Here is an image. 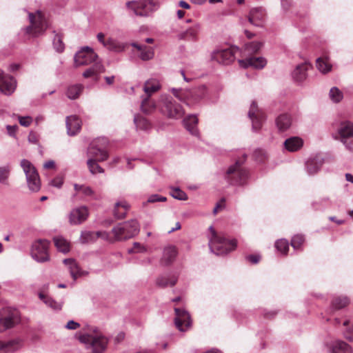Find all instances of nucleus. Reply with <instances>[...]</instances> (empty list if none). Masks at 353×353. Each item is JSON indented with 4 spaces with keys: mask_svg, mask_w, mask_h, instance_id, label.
I'll return each mask as SVG.
<instances>
[{
    "mask_svg": "<svg viewBox=\"0 0 353 353\" xmlns=\"http://www.w3.org/2000/svg\"><path fill=\"white\" fill-rule=\"evenodd\" d=\"M108 343V339L97 329L90 328V353H104Z\"/></svg>",
    "mask_w": 353,
    "mask_h": 353,
    "instance_id": "9d476101",
    "label": "nucleus"
},
{
    "mask_svg": "<svg viewBox=\"0 0 353 353\" xmlns=\"http://www.w3.org/2000/svg\"><path fill=\"white\" fill-rule=\"evenodd\" d=\"M176 254L177 251L174 246H168L165 248L161 259V263L165 265L170 264L175 259Z\"/></svg>",
    "mask_w": 353,
    "mask_h": 353,
    "instance_id": "7c9ffc66",
    "label": "nucleus"
},
{
    "mask_svg": "<svg viewBox=\"0 0 353 353\" xmlns=\"http://www.w3.org/2000/svg\"><path fill=\"white\" fill-rule=\"evenodd\" d=\"M186 129L193 135L198 134L196 125L198 123V119L195 115H190L186 117L183 121Z\"/></svg>",
    "mask_w": 353,
    "mask_h": 353,
    "instance_id": "f704fd0d",
    "label": "nucleus"
},
{
    "mask_svg": "<svg viewBox=\"0 0 353 353\" xmlns=\"http://www.w3.org/2000/svg\"><path fill=\"white\" fill-rule=\"evenodd\" d=\"M316 67L322 73H327L332 69V65L327 57H319L316 60Z\"/></svg>",
    "mask_w": 353,
    "mask_h": 353,
    "instance_id": "37998d69",
    "label": "nucleus"
},
{
    "mask_svg": "<svg viewBox=\"0 0 353 353\" xmlns=\"http://www.w3.org/2000/svg\"><path fill=\"white\" fill-rule=\"evenodd\" d=\"M139 232V225L136 220L119 223L114 227L111 232L98 231L90 232V241L102 239L109 242L120 241L130 239Z\"/></svg>",
    "mask_w": 353,
    "mask_h": 353,
    "instance_id": "f257e3e1",
    "label": "nucleus"
},
{
    "mask_svg": "<svg viewBox=\"0 0 353 353\" xmlns=\"http://www.w3.org/2000/svg\"><path fill=\"white\" fill-rule=\"evenodd\" d=\"M350 303V300L347 296L334 297L332 301V309L333 310L344 308Z\"/></svg>",
    "mask_w": 353,
    "mask_h": 353,
    "instance_id": "a19ab883",
    "label": "nucleus"
},
{
    "mask_svg": "<svg viewBox=\"0 0 353 353\" xmlns=\"http://www.w3.org/2000/svg\"><path fill=\"white\" fill-rule=\"evenodd\" d=\"M305 241L304 236L302 234L294 235L291 240V245L294 249L297 250L301 248Z\"/></svg>",
    "mask_w": 353,
    "mask_h": 353,
    "instance_id": "603ef678",
    "label": "nucleus"
},
{
    "mask_svg": "<svg viewBox=\"0 0 353 353\" xmlns=\"http://www.w3.org/2000/svg\"><path fill=\"white\" fill-rule=\"evenodd\" d=\"M29 19L30 25L26 28L27 34L37 37L46 29L47 23L41 12L29 13Z\"/></svg>",
    "mask_w": 353,
    "mask_h": 353,
    "instance_id": "1a4fd4ad",
    "label": "nucleus"
},
{
    "mask_svg": "<svg viewBox=\"0 0 353 353\" xmlns=\"http://www.w3.org/2000/svg\"><path fill=\"white\" fill-rule=\"evenodd\" d=\"M303 145V140L297 137L287 139L284 142L285 148L290 152H295L302 148Z\"/></svg>",
    "mask_w": 353,
    "mask_h": 353,
    "instance_id": "bb28decb",
    "label": "nucleus"
},
{
    "mask_svg": "<svg viewBox=\"0 0 353 353\" xmlns=\"http://www.w3.org/2000/svg\"><path fill=\"white\" fill-rule=\"evenodd\" d=\"M318 169V165L314 160H310L307 162V170L310 174H312L316 173Z\"/></svg>",
    "mask_w": 353,
    "mask_h": 353,
    "instance_id": "4d7b16f0",
    "label": "nucleus"
},
{
    "mask_svg": "<svg viewBox=\"0 0 353 353\" xmlns=\"http://www.w3.org/2000/svg\"><path fill=\"white\" fill-rule=\"evenodd\" d=\"M173 95L179 101L188 105H193L203 99L207 92L205 85H200L190 90L175 89L172 90Z\"/></svg>",
    "mask_w": 353,
    "mask_h": 353,
    "instance_id": "20e7f679",
    "label": "nucleus"
},
{
    "mask_svg": "<svg viewBox=\"0 0 353 353\" xmlns=\"http://www.w3.org/2000/svg\"><path fill=\"white\" fill-rule=\"evenodd\" d=\"M74 193L72 198L73 201H78L85 199L88 195V187L85 185L74 184Z\"/></svg>",
    "mask_w": 353,
    "mask_h": 353,
    "instance_id": "c756f323",
    "label": "nucleus"
},
{
    "mask_svg": "<svg viewBox=\"0 0 353 353\" xmlns=\"http://www.w3.org/2000/svg\"><path fill=\"white\" fill-rule=\"evenodd\" d=\"M97 39L100 43L103 44L104 47L110 50H121V47L118 43H117L114 40L110 38L105 39V34L102 32H100L97 34Z\"/></svg>",
    "mask_w": 353,
    "mask_h": 353,
    "instance_id": "cd10ccee",
    "label": "nucleus"
},
{
    "mask_svg": "<svg viewBox=\"0 0 353 353\" xmlns=\"http://www.w3.org/2000/svg\"><path fill=\"white\" fill-rule=\"evenodd\" d=\"M239 51L236 47L228 49L214 51L212 54V59L223 65H229L235 59V54Z\"/></svg>",
    "mask_w": 353,
    "mask_h": 353,
    "instance_id": "4468645a",
    "label": "nucleus"
},
{
    "mask_svg": "<svg viewBox=\"0 0 353 353\" xmlns=\"http://www.w3.org/2000/svg\"><path fill=\"white\" fill-rule=\"evenodd\" d=\"M19 123L21 124V125L22 126H24V127H28L32 121V117H19Z\"/></svg>",
    "mask_w": 353,
    "mask_h": 353,
    "instance_id": "13d9d810",
    "label": "nucleus"
},
{
    "mask_svg": "<svg viewBox=\"0 0 353 353\" xmlns=\"http://www.w3.org/2000/svg\"><path fill=\"white\" fill-rule=\"evenodd\" d=\"M199 30L200 26L196 23L192 27L188 29L185 32L181 33L180 34V39L195 41L197 38V34Z\"/></svg>",
    "mask_w": 353,
    "mask_h": 353,
    "instance_id": "4c0bfd02",
    "label": "nucleus"
},
{
    "mask_svg": "<svg viewBox=\"0 0 353 353\" xmlns=\"http://www.w3.org/2000/svg\"><path fill=\"white\" fill-rule=\"evenodd\" d=\"M239 65L243 68L249 66L255 68H263L266 64V60L263 57H250L245 60H239Z\"/></svg>",
    "mask_w": 353,
    "mask_h": 353,
    "instance_id": "b1692460",
    "label": "nucleus"
},
{
    "mask_svg": "<svg viewBox=\"0 0 353 353\" xmlns=\"http://www.w3.org/2000/svg\"><path fill=\"white\" fill-rule=\"evenodd\" d=\"M263 43L259 41L248 43L245 45V50L248 54H256L261 50Z\"/></svg>",
    "mask_w": 353,
    "mask_h": 353,
    "instance_id": "de8ad7c7",
    "label": "nucleus"
},
{
    "mask_svg": "<svg viewBox=\"0 0 353 353\" xmlns=\"http://www.w3.org/2000/svg\"><path fill=\"white\" fill-rule=\"evenodd\" d=\"M292 119L289 114H283L279 116L276 120V125L279 130L285 131L291 125Z\"/></svg>",
    "mask_w": 353,
    "mask_h": 353,
    "instance_id": "e433bc0d",
    "label": "nucleus"
},
{
    "mask_svg": "<svg viewBox=\"0 0 353 353\" xmlns=\"http://www.w3.org/2000/svg\"><path fill=\"white\" fill-rule=\"evenodd\" d=\"M143 251H145V249L139 243H134L133 248L129 250L130 252H141Z\"/></svg>",
    "mask_w": 353,
    "mask_h": 353,
    "instance_id": "0e129e2a",
    "label": "nucleus"
},
{
    "mask_svg": "<svg viewBox=\"0 0 353 353\" xmlns=\"http://www.w3.org/2000/svg\"><path fill=\"white\" fill-rule=\"evenodd\" d=\"M16 82L10 76H5L0 70V91L5 94L10 95L15 90Z\"/></svg>",
    "mask_w": 353,
    "mask_h": 353,
    "instance_id": "6ab92c4d",
    "label": "nucleus"
},
{
    "mask_svg": "<svg viewBox=\"0 0 353 353\" xmlns=\"http://www.w3.org/2000/svg\"><path fill=\"white\" fill-rule=\"evenodd\" d=\"M63 263L69 270L72 277L75 280L78 276L81 275V272L77 262L73 259H65Z\"/></svg>",
    "mask_w": 353,
    "mask_h": 353,
    "instance_id": "473e14b6",
    "label": "nucleus"
},
{
    "mask_svg": "<svg viewBox=\"0 0 353 353\" xmlns=\"http://www.w3.org/2000/svg\"><path fill=\"white\" fill-rule=\"evenodd\" d=\"M53 242L57 250L61 253L67 254L70 251V242L62 236H57L53 238Z\"/></svg>",
    "mask_w": 353,
    "mask_h": 353,
    "instance_id": "393cba45",
    "label": "nucleus"
},
{
    "mask_svg": "<svg viewBox=\"0 0 353 353\" xmlns=\"http://www.w3.org/2000/svg\"><path fill=\"white\" fill-rule=\"evenodd\" d=\"M10 167L9 165L0 166V183L3 185H9V176Z\"/></svg>",
    "mask_w": 353,
    "mask_h": 353,
    "instance_id": "c03bdc74",
    "label": "nucleus"
},
{
    "mask_svg": "<svg viewBox=\"0 0 353 353\" xmlns=\"http://www.w3.org/2000/svg\"><path fill=\"white\" fill-rule=\"evenodd\" d=\"M75 338L81 343L88 347V334L79 332L75 334Z\"/></svg>",
    "mask_w": 353,
    "mask_h": 353,
    "instance_id": "6e6d98bb",
    "label": "nucleus"
},
{
    "mask_svg": "<svg viewBox=\"0 0 353 353\" xmlns=\"http://www.w3.org/2000/svg\"><path fill=\"white\" fill-rule=\"evenodd\" d=\"M21 166L26 174L29 189L32 192L39 191L41 188V182L39 174L34 165L29 161L23 159L21 161Z\"/></svg>",
    "mask_w": 353,
    "mask_h": 353,
    "instance_id": "0eeeda50",
    "label": "nucleus"
},
{
    "mask_svg": "<svg viewBox=\"0 0 353 353\" xmlns=\"http://www.w3.org/2000/svg\"><path fill=\"white\" fill-rule=\"evenodd\" d=\"M8 133L10 136L14 137L15 135V132L18 128L17 125H7L6 126Z\"/></svg>",
    "mask_w": 353,
    "mask_h": 353,
    "instance_id": "338daca9",
    "label": "nucleus"
},
{
    "mask_svg": "<svg viewBox=\"0 0 353 353\" xmlns=\"http://www.w3.org/2000/svg\"><path fill=\"white\" fill-rule=\"evenodd\" d=\"M309 65L306 63L298 65L292 73L294 79L296 81L301 82L307 77V70Z\"/></svg>",
    "mask_w": 353,
    "mask_h": 353,
    "instance_id": "2f4dec72",
    "label": "nucleus"
},
{
    "mask_svg": "<svg viewBox=\"0 0 353 353\" xmlns=\"http://www.w3.org/2000/svg\"><path fill=\"white\" fill-rule=\"evenodd\" d=\"M170 194L178 200L185 201L188 199L186 193L178 188H172Z\"/></svg>",
    "mask_w": 353,
    "mask_h": 353,
    "instance_id": "8fccbe9b",
    "label": "nucleus"
},
{
    "mask_svg": "<svg viewBox=\"0 0 353 353\" xmlns=\"http://www.w3.org/2000/svg\"><path fill=\"white\" fill-rule=\"evenodd\" d=\"M53 45L55 50L59 52H62L64 50L65 46L62 41L60 35H56L54 38Z\"/></svg>",
    "mask_w": 353,
    "mask_h": 353,
    "instance_id": "5fc2aeb1",
    "label": "nucleus"
},
{
    "mask_svg": "<svg viewBox=\"0 0 353 353\" xmlns=\"http://www.w3.org/2000/svg\"><path fill=\"white\" fill-rule=\"evenodd\" d=\"M141 107L143 112L150 113L155 109L156 105L150 97H147L143 99Z\"/></svg>",
    "mask_w": 353,
    "mask_h": 353,
    "instance_id": "a18cd8bd",
    "label": "nucleus"
},
{
    "mask_svg": "<svg viewBox=\"0 0 353 353\" xmlns=\"http://www.w3.org/2000/svg\"><path fill=\"white\" fill-rule=\"evenodd\" d=\"M275 248L283 254L287 255L289 251V243L286 239H279L275 242Z\"/></svg>",
    "mask_w": 353,
    "mask_h": 353,
    "instance_id": "49530a36",
    "label": "nucleus"
},
{
    "mask_svg": "<svg viewBox=\"0 0 353 353\" xmlns=\"http://www.w3.org/2000/svg\"><path fill=\"white\" fill-rule=\"evenodd\" d=\"M247 259L252 263H257L260 261V256L259 255L251 254L247 256Z\"/></svg>",
    "mask_w": 353,
    "mask_h": 353,
    "instance_id": "774afa93",
    "label": "nucleus"
},
{
    "mask_svg": "<svg viewBox=\"0 0 353 353\" xmlns=\"http://www.w3.org/2000/svg\"><path fill=\"white\" fill-rule=\"evenodd\" d=\"M88 63V46L82 47L74 57V67L80 68Z\"/></svg>",
    "mask_w": 353,
    "mask_h": 353,
    "instance_id": "412c9836",
    "label": "nucleus"
},
{
    "mask_svg": "<svg viewBox=\"0 0 353 353\" xmlns=\"http://www.w3.org/2000/svg\"><path fill=\"white\" fill-rule=\"evenodd\" d=\"M159 106L161 112L170 119H180L185 113L182 106L176 103L171 97L161 96Z\"/></svg>",
    "mask_w": 353,
    "mask_h": 353,
    "instance_id": "423d86ee",
    "label": "nucleus"
},
{
    "mask_svg": "<svg viewBox=\"0 0 353 353\" xmlns=\"http://www.w3.org/2000/svg\"><path fill=\"white\" fill-rule=\"evenodd\" d=\"M50 242L46 239H39L32 243V257L39 263L49 261L48 248Z\"/></svg>",
    "mask_w": 353,
    "mask_h": 353,
    "instance_id": "9b49d317",
    "label": "nucleus"
},
{
    "mask_svg": "<svg viewBox=\"0 0 353 353\" xmlns=\"http://www.w3.org/2000/svg\"><path fill=\"white\" fill-rule=\"evenodd\" d=\"M67 132L70 136H74L79 132L81 121L77 116H70L66 118Z\"/></svg>",
    "mask_w": 353,
    "mask_h": 353,
    "instance_id": "4be33fe9",
    "label": "nucleus"
},
{
    "mask_svg": "<svg viewBox=\"0 0 353 353\" xmlns=\"http://www.w3.org/2000/svg\"><path fill=\"white\" fill-rule=\"evenodd\" d=\"M21 346L20 340H13L8 343L0 341V353H8L14 352Z\"/></svg>",
    "mask_w": 353,
    "mask_h": 353,
    "instance_id": "72a5a7b5",
    "label": "nucleus"
},
{
    "mask_svg": "<svg viewBox=\"0 0 353 353\" xmlns=\"http://www.w3.org/2000/svg\"><path fill=\"white\" fill-rule=\"evenodd\" d=\"M83 91V86L81 84L70 85L66 90V96L72 100L77 99Z\"/></svg>",
    "mask_w": 353,
    "mask_h": 353,
    "instance_id": "ea45409f",
    "label": "nucleus"
},
{
    "mask_svg": "<svg viewBox=\"0 0 353 353\" xmlns=\"http://www.w3.org/2000/svg\"><path fill=\"white\" fill-rule=\"evenodd\" d=\"M254 158L256 161L263 163L268 159V154L264 150L256 149L253 154Z\"/></svg>",
    "mask_w": 353,
    "mask_h": 353,
    "instance_id": "864d4df0",
    "label": "nucleus"
},
{
    "mask_svg": "<svg viewBox=\"0 0 353 353\" xmlns=\"http://www.w3.org/2000/svg\"><path fill=\"white\" fill-rule=\"evenodd\" d=\"M90 78L92 77L93 80H98L97 74L104 72L105 69L99 59L97 54L94 50L90 48Z\"/></svg>",
    "mask_w": 353,
    "mask_h": 353,
    "instance_id": "f3484780",
    "label": "nucleus"
},
{
    "mask_svg": "<svg viewBox=\"0 0 353 353\" xmlns=\"http://www.w3.org/2000/svg\"><path fill=\"white\" fill-rule=\"evenodd\" d=\"M178 277L176 275L161 276L157 279V284L161 288L172 287L176 283Z\"/></svg>",
    "mask_w": 353,
    "mask_h": 353,
    "instance_id": "c9c22d12",
    "label": "nucleus"
},
{
    "mask_svg": "<svg viewBox=\"0 0 353 353\" xmlns=\"http://www.w3.org/2000/svg\"><path fill=\"white\" fill-rule=\"evenodd\" d=\"M338 132L341 142L349 150L353 152V123L349 121H341Z\"/></svg>",
    "mask_w": 353,
    "mask_h": 353,
    "instance_id": "f8f14e48",
    "label": "nucleus"
},
{
    "mask_svg": "<svg viewBox=\"0 0 353 353\" xmlns=\"http://www.w3.org/2000/svg\"><path fill=\"white\" fill-rule=\"evenodd\" d=\"M160 88V85L156 79H150L145 83L143 90L148 97L157 92Z\"/></svg>",
    "mask_w": 353,
    "mask_h": 353,
    "instance_id": "58836bf2",
    "label": "nucleus"
},
{
    "mask_svg": "<svg viewBox=\"0 0 353 353\" xmlns=\"http://www.w3.org/2000/svg\"><path fill=\"white\" fill-rule=\"evenodd\" d=\"M132 46L140 52L139 57L142 60L148 61L153 58L154 50L152 48L138 43H133Z\"/></svg>",
    "mask_w": 353,
    "mask_h": 353,
    "instance_id": "a878e982",
    "label": "nucleus"
},
{
    "mask_svg": "<svg viewBox=\"0 0 353 353\" xmlns=\"http://www.w3.org/2000/svg\"><path fill=\"white\" fill-rule=\"evenodd\" d=\"M166 200H167L166 197L161 196L158 194H153V195H151L148 198V203H154L157 201L163 202V201H165Z\"/></svg>",
    "mask_w": 353,
    "mask_h": 353,
    "instance_id": "680f3d73",
    "label": "nucleus"
},
{
    "mask_svg": "<svg viewBox=\"0 0 353 353\" xmlns=\"http://www.w3.org/2000/svg\"><path fill=\"white\" fill-rule=\"evenodd\" d=\"M225 205V199L222 198L216 205L215 208L213 210V212L214 214H217L219 212L222 210Z\"/></svg>",
    "mask_w": 353,
    "mask_h": 353,
    "instance_id": "052dcab7",
    "label": "nucleus"
},
{
    "mask_svg": "<svg viewBox=\"0 0 353 353\" xmlns=\"http://www.w3.org/2000/svg\"><path fill=\"white\" fill-rule=\"evenodd\" d=\"M63 183V178L62 176H58L53 179L50 181V185L52 186L57 187L58 188H60Z\"/></svg>",
    "mask_w": 353,
    "mask_h": 353,
    "instance_id": "bf43d9fd",
    "label": "nucleus"
},
{
    "mask_svg": "<svg viewBox=\"0 0 353 353\" xmlns=\"http://www.w3.org/2000/svg\"><path fill=\"white\" fill-rule=\"evenodd\" d=\"M331 353H352L351 347L343 341H336L330 346Z\"/></svg>",
    "mask_w": 353,
    "mask_h": 353,
    "instance_id": "c85d7f7f",
    "label": "nucleus"
},
{
    "mask_svg": "<svg viewBox=\"0 0 353 353\" xmlns=\"http://www.w3.org/2000/svg\"><path fill=\"white\" fill-rule=\"evenodd\" d=\"M249 117L252 121V128L255 130H259L265 119V115L258 108L255 101H253L250 105L248 113Z\"/></svg>",
    "mask_w": 353,
    "mask_h": 353,
    "instance_id": "dca6fc26",
    "label": "nucleus"
},
{
    "mask_svg": "<svg viewBox=\"0 0 353 353\" xmlns=\"http://www.w3.org/2000/svg\"><path fill=\"white\" fill-rule=\"evenodd\" d=\"M265 17V10L262 8H252L248 15L249 22L256 26H262Z\"/></svg>",
    "mask_w": 353,
    "mask_h": 353,
    "instance_id": "aec40b11",
    "label": "nucleus"
},
{
    "mask_svg": "<svg viewBox=\"0 0 353 353\" xmlns=\"http://www.w3.org/2000/svg\"><path fill=\"white\" fill-rule=\"evenodd\" d=\"M330 97L334 102L339 103L343 98V94L339 88L334 87L330 91Z\"/></svg>",
    "mask_w": 353,
    "mask_h": 353,
    "instance_id": "09e8293b",
    "label": "nucleus"
},
{
    "mask_svg": "<svg viewBox=\"0 0 353 353\" xmlns=\"http://www.w3.org/2000/svg\"><path fill=\"white\" fill-rule=\"evenodd\" d=\"M130 208V205L126 201H117L114 206L113 214L117 219H124Z\"/></svg>",
    "mask_w": 353,
    "mask_h": 353,
    "instance_id": "5701e85b",
    "label": "nucleus"
},
{
    "mask_svg": "<svg viewBox=\"0 0 353 353\" xmlns=\"http://www.w3.org/2000/svg\"><path fill=\"white\" fill-rule=\"evenodd\" d=\"M108 141L105 138L99 139L92 143L90 148V172L93 174L102 173L103 169L97 162L105 161L108 157L106 147Z\"/></svg>",
    "mask_w": 353,
    "mask_h": 353,
    "instance_id": "f03ea898",
    "label": "nucleus"
},
{
    "mask_svg": "<svg viewBox=\"0 0 353 353\" xmlns=\"http://www.w3.org/2000/svg\"><path fill=\"white\" fill-rule=\"evenodd\" d=\"M20 321L19 312L16 310L5 309L0 316V332L14 327Z\"/></svg>",
    "mask_w": 353,
    "mask_h": 353,
    "instance_id": "ddd939ff",
    "label": "nucleus"
},
{
    "mask_svg": "<svg viewBox=\"0 0 353 353\" xmlns=\"http://www.w3.org/2000/svg\"><path fill=\"white\" fill-rule=\"evenodd\" d=\"M245 157L237 160L226 172V179L231 185H244L249 177L248 171L243 166Z\"/></svg>",
    "mask_w": 353,
    "mask_h": 353,
    "instance_id": "39448f33",
    "label": "nucleus"
},
{
    "mask_svg": "<svg viewBox=\"0 0 353 353\" xmlns=\"http://www.w3.org/2000/svg\"><path fill=\"white\" fill-rule=\"evenodd\" d=\"M210 233L209 246L212 252L217 255L225 254L234 250L237 245L235 239L228 240L218 234L213 227L209 228Z\"/></svg>",
    "mask_w": 353,
    "mask_h": 353,
    "instance_id": "7ed1b4c3",
    "label": "nucleus"
},
{
    "mask_svg": "<svg viewBox=\"0 0 353 353\" xmlns=\"http://www.w3.org/2000/svg\"><path fill=\"white\" fill-rule=\"evenodd\" d=\"M127 6L133 10L134 14L140 17H148L158 8L156 0H139L127 3Z\"/></svg>",
    "mask_w": 353,
    "mask_h": 353,
    "instance_id": "6e6552de",
    "label": "nucleus"
},
{
    "mask_svg": "<svg viewBox=\"0 0 353 353\" xmlns=\"http://www.w3.org/2000/svg\"><path fill=\"white\" fill-rule=\"evenodd\" d=\"M39 299L49 307L54 310H60L62 308V303L53 300L52 299L46 296L43 293L39 294Z\"/></svg>",
    "mask_w": 353,
    "mask_h": 353,
    "instance_id": "79ce46f5",
    "label": "nucleus"
},
{
    "mask_svg": "<svg viewBox=\"0 0 353 353\" xmlns=\"http://www.w3.org/2000/svg\"><path fill=\"white\" fill-rule=\"evenodd\" d=\"M88 215V210L85 206L73 209L69 214V222L71 225H79L84 222Z\"/></svg>",
    "mask_w": 353,
    "mask_h": 353,
    "instance_id": "a211bd4d",
    "label": "nucleus"
},
{
    "mask_svg": "<svg viewBox=\"0 0 353 353\" xmlns=\"http://www.w3.org/2000/svg\"><path fill=\"white\" fill-rule=\"evenodd\" d=\"M137 127L141 130H147L150 127V123L145 118L137 116L134 118Z\"/></svg>",
    "mask_w": 353,
    "mask_h": 353,
    "instance_id": "3c124183",
    "label": "nucleus"
},
{
    "mask_svg": "<svg viewBox=\"0 0 353 353\" xmlns=\"http://www.w3.org/2000/svg\"><path fill=\"white\" fill-rule=\"evenodd\" d=\"M175 325L181 332L186 331L191 325L190 314L184 310L175 307Z\"/></svg>",
    "mask_w": 353,
    "mask_h": 353,
    "instance_id": "2eb2a0df",
    "label": "nucleus"
},
{
    "mask_svg": "<svg viewBox=\"0 0 353 353\" xmlns=\"http://www.w3.org/2000/svg\"><path fill=\"white\" fill-rule=\"evenodd\" d=\"M65 327L68 330H75L80 327V324L77 322L70 320L66 323Z\"/></svg>",
    "mask_w": 353,
    "mask_h": 353,
    "instance_id": "e2e57ef3",
    "label": "nucleus"
},
{
    "mask_svg": "<svg viewBox=\"0 0 353 353\" xmlns=\"http://www.w3.org/2000/svg\"><path fill=\"white\" fill-rule=\"evenodd\" d=\"M277 314V312L275 310L267 311L263 314V316L266 319H273Z\"/></svg>",
    "mask_w": 353,
    "mask_h": 353,
    "instance_id": "69168bd1",
    "label": "nucleus"
}]
</instances>
